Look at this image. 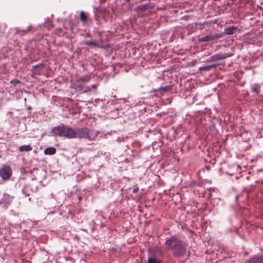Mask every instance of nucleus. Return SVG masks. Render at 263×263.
I'll return each instance as SVG.
<instances>
[{"mask_svg": "<svg viewBox=\"0 0 263 263\" xmlns=\"http://www.w3.org/2000/svg\"><path fill=\"white\" fill-rule=\"evenodd\" d=\"M83 44L84 45H88V46H91L93 47H100L97 43H96L94 41H85Z\"/></svg>", "mask_w": 263, "mask_h": 263, "instance_id": "18", "label": "nucleus"}, {"mask_svg": "<svg viewBox=\"0 0 263 263\" xmlns=\"http://www.w3.org/2000/svg\"><path fill=\"white\" fill-rule=\"evenodd\" d=\"M18 149L20 152H29L32 149V147L30 144L23 145L20 146Z\"/></svg>", "mask_w": 263, "mask_h": 263, "instance_id": "16", "label": "nucleus"}, {"mask_svg": "<svg viewBox=\"0 0 263 263\" xmlns=\"http://www.w3.org/2000/svg\"><path fill=\"white\" fill-rule=\"evenodd\" d=\"M150 7H151L149 4H145L138 6L135 9V10L138 12H143L149 8Z\"/></svg>", "mask_w": 263, "mask_h": 263, "instance_id": "13", "label": "nucleus"}, {"mask_svg": "<svg viewBox=\"0 0 263 263\" xmlns=\"http://www.w3.org/2000/svg\"><path fill=\"white\" fill-rule=\"evenodd\" d=\"M80 19L82 22H86L87 20V15L85 13L84 11H81L80 12Z\"/></svg>", "mask_w": 263, "mask_h": 263, "instance_id": "19", "label": "nucleus"}, {"mask_svg": "<svg viewBox=\"0 0 263 263\" xmlns=\"http://www.w3.org/2000/svg\"><path fill=\"white\" fill-rule=\"evenodd\" d=\"M238 29V27L236 26H229L227 28H226L224 30V32L222 33L223 35L224 34H227V35H232L234 34L235 31Z\"/></svg>", "mask_w": 263, "mask_h": 263, "instance_id": "12", "label": "nucleus"}, {"mask_svg": "<svg viewBox=\"0 0 263 263\" xmlns=\"http://www.w3.org/2000/svg\"><path fill=\"white\" fill-rule=\"evenodd\" d=\"M54 136L67 139H87L89 141L94 140L98 136L96 132L87 128H72L68 125H61L52 129Z\"/></svg>", "mask_w": 263, "mask_h": 263, "instance_id": "1", "label": "nucleus"}, {"mask_svg": "<svg viewBox=\"0 0 263 263\" xmlns=\"http://www.w3.org/2000/svg\"><path fill=\"white\" fill-rule=\"evenodd\" d=\"M172 89V86L171 85H168L164 87H160L158 89H154L152 91V92H156L160 91L161 94L162 95L163 93L167 92L171 90Z\"/></svg>", "mask_w": 263, "mask_h": 263, "instance_id": "11", "label": "nucleus"}, {"mask_svg": "<svg viewBox=\"0 0 263 263\" xmlns=\"http://www.w3.org/2000/svg\"><path fill=\"white\" fill-rule=\"evenodd\" d=\"M45 66V65L42 63L36 65H33L32 68V71L34 74H41Z\"/></svg>", "mask_w": 263, "mask_h": 263, "instance_id": "8", "label": "nucleus"}, {"mask_svg": "<svg viewBox=\"0 0 263 263\" xmlns=\"http://www.w3.org/2000/svg\"><path fill=\"white\" fill-rule=\"evenodd\" d=\"M12 170L10 166L5 165L0 168V176L3 180H8L12 175Z\"/></svg>", "mask_w": 263, "mask_h": 263, "instance_id": "5", "label": "nucleus"}, {"mask_svg": "<svg viewBox=\"0 0 263 263\" xmlns=\"http://www.w3.org/2000/svg\"><path fill=\"white\" fill-rule=\"evenodd\" d=\"M90 87L91 88H93L94 89H96L97 88V86L96 84H93V85H91V86Z\"/></svg>", "mask_w": 263, "mask_h": 263, "instance_id": "22", "label": "nucleus"}, {"mask_svg": "<svg viewBox=\"0 0 263 263\" xmlns=\"http://www.w3.org/2000/svg\"><path fill=\"white\" fill-rule=\"evenodd\" d=\"M245 263H263V255H254L248 259Z\"/></svg>", "mask_w": 263, "mask_h": 263, "instance_id": "9", "label": "nucleus"}, {"mask_svg": "<svg viewBox=\"0 0 263 263\" xmlns=\"http://www.w3.org/2000/svg\"><path fill=\"white\" fill-rule=\"evenodd\" d=\"M251 89L252 92L257 95L260 91V86L258 84H254L251 86Z\"/></svg>", "mask_w": 263, "mask_h": 263, "instance_id": "15", "label": "nucleus"}, {"mask_svg": "<svg viewBox=\"0 0 263 263\" xmlns=\"http://www.w3.org/2000/svg\"><path fill=\"white\" fill-rule=\"evenodd\" d=\"M231 1H233V2H234V1H235V0H231Z\"/></svg>", "mask_w": 263, "mask_h": 263, "instance_id": "24", "label": "nucleus"}, {"mask_svg": "<svg viewBox=\"0 0 263 263\" xmlns=\"http://www.w3.org/2000/svg\"><path fill=\"white\" fill-rule=\"evenodd\" d=\"M216 67V65L213 64V65H211L205 66L203 67H201L199 68V69L200 70L208 71L212 68H215Z\"/></svg>", "mask_w": 263, "mask_h": 263, "instance_id": "17", "label": "nucleus"}, {"mask_svg": "<svg viewBox=\"0 0 263 263\" xmlns=\"http://www.w3.org/2000/svg\"><path fill=\"white\" fill-rule=\"evenodd\" d=\"M232 55V54L229 53H218L211 57V61H214L217 60L225 59L227 58L230 57Z\"/></svg>", "mask_w": 263, "mask_h": 263, "instance_id": "10", "label": "nucleus"}, {"mask_svg": "<svg viewBox=\"0 0 263 263\" xmlns=\"http://www.w3.org/2000/svg\"><path fill=\"white\" fill-rule=\"evenodd\" d=\"M13 198V196H11L8 194H4L3 197L0 199V204L2 205L3 208L6 209L11 204Z\"/></svg>", "mask_w": 263, "mask_h": 263, "instance_id": "6", "label": "nucleus"}, {"mask_svg": "<svg viewBox=\"0 0 263 263\" xmlns=\"http://www.w3.org/2000/svg\"><path fill=\"white\" fill-rule=\"evenodd\" d=\"M20 81L17 79H14L10 81V83L15 86L17 84L20 83Z\"/></svg>", "mask_w": 263, "mask_h": 263, "instance_id": "21", "label": "nucleus"}, {"mask_svg": "<svg viewBox=\"0 0 263 263\" xmlns=\"http://www.w3.org/2000/svg\"><path fill=\"white\" fill-rule=\"evenodd\" d=\"M138 190V187H137V188H136V189H134L133 190V193H136V192H137Z\"/></svg>", "mask_w": 263, "mask_h": 263, "instance_id": "23", "label": "nucleus"}, {"mask_svg": "<svg viewBox=\"0 0 263 263\" xmlns=\"http://www.w3.org/2000/svg\"><path fill=\"white\" fill-rule=\"evenodd\" d=\"M91 80L90 75H84L80 78L74 80H71L70 87L77 91H82L83 93L91 91L90 86H86L85 84Z\"/></svg>", "mask_w": 263, "mask_h": 263, "instance_id": "3", "label": "nucleus"}, {"mask_svg": "<svg viewBox=\"0 0 263 263\" xmlns=\"http://www.w3.org/2000/svg\"><path fill=\"white\" fill-rule=\"evenodd\" d=\"M223 37V33L211 34L199 39L200 42H209L212 41H217L218 39Z\"/></svg>", "mask_w": 263, "mask_h": 263, "instance_id": "7", "label": "nucleus"}, {"mask_svg": "<svg viewBox=\"0 0 263 263\" xmlns=\"http://www.w3.org/2000/svg\"><path fill=\"white\" fill-rule=\"evenodd\" d=\"M95 20L98 24H101L104 22H106L111 20V15L109 10L103 9L98 10L95 14Z\"/></svg>", "mask_w": 263, "mask_h": 263, "instance_id": "4", "label": "nucleus"}, {"mask_svg": "<svg viewBox=\"0 0 263 263\" xmlns=\"http://www.w3.org/2000/svg\"><path fill=\"white\" fill-rule=\"evenodd\" d=\"M147 263H161V262L155 257H151L148 259Z\"/></svg>", "mask_w": 263, "mask_h": 263, "instance_id": "20", "label": "nucleus"}, {"mask_svg": "<svg viewBox=\"0 0 263 263\" xmlns=\"http://www.w3.org/2000/svg\"><path fill=\"white\" fill-rule=\"evenodd\" d=\"M57 152L56 148L53 147H47L44 150V154L46 155H53Z\"/></svg>", "mask_w": 263, "mask_h": 263, "instance_id": "14", "label": "nucleus"}, {"mask_svg": "<svg viewBox=\"0 0 263 263\" xmlns=\"http://www.w3.org/2000/svg\"><path fill=\"white\" fill-rule=\"evenodd\" d=\"M165 245L167 246V249L171 250L175 255H180L185 252V248L182 242L176 236L166 240Z\"/></svg>", "mask_w": 263, "mask_h": 263, "instance_id": "2", "label": "nucleus"}]
</instances>
